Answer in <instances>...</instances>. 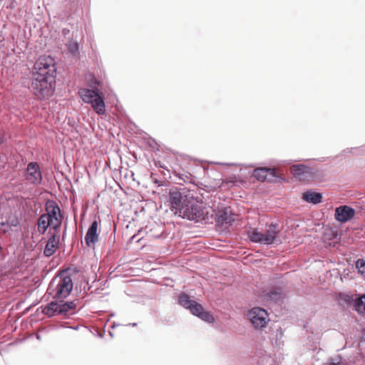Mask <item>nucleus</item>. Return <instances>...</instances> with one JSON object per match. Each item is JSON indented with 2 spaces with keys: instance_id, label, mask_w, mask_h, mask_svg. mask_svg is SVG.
<instances>
[{
  "instance_id": "f257e3e1",
  "label": "nucleus",
  "mask_w": 365,
  "mask_h": 365,
  "mask_svg": "<svg viewBox=\"0 0 365 365\" xmlns=\"http://www.w3.org/2000/svg\"><path fill=\"white\" fill-rule=\"evenodd\" d=\"M170 202L171 210L180 217L196 221L204 219L205 211L202 203L192 195L173 191L170 192Z\"/></svg>"
},
{
  "instance_id": "f03ea898",
  "label": "nucleus",
  "mask_w": 365,
  "mask_h": 365,
  "mask_svg": "<svg viewBox=\"0 0 365 365\" xmlns=\"http://www.w3.org/2000/svg\"><path fill=\"white\" fill-rule=\"evenodd\" d=\"M267 232L265 234H259L258 227L252 226V243L257 242L260 245H274L282 243L281 235L277 224L266 223Z\"/></svg>"
},
{
  "instance_id": "7ed1b4c3",
  "label": "nucleus",
  "mask_w": 365,
  "mask_h": 365,
  "mask_svg": "<svg viewBox=\"0 0 365 365\" xmlns=\"http://www.w3.org/2000/svg\"><path fill=\"white\" fill-rule=\"evenodd\" d=\"M55 60L50 56L38 58L34 66L32 78L54 80L56 73Z\"/></svg>"
},
{
  "instance_id": "20e7f679",
  "label": "nucleus",
  "mask_w": 365,
  "mask_h": 365,
  "mask_svg": "<svg viewBox=\"0 0 365 365\" xmlns=\"http://www.w3.org/2000/svg\"><path fill=\"white\" fill-rule=\"evenodd\" d=\"M264 299L268 302L282 304L287 299L286 284L282 279L269 284L264 292Z\"/></svg>"
},
{
  "instance_id": "39448f33",
  "label": "nucleus",
  "mask_w": 365,
  "mask_h": 365,
  "mask_svg": "<svg viewBox=\"0 0 365 365\" xmlns=\"http://www.w3.org/2000/svg\"><path fill=\"white\" fill-rule=\"evenodd\" d=\"M179 303L185 309H189L192 314L201 319L210 323L214 322V317L209 312L205 311L200 304L190 299L188 294L185 293L181 294L179 296Z\"/></svg>"
},
{
  "instance_id": "423d86ee",
  "label": "nucleus",
  "mask_w": 365,
  "mask_h": 365,
  "mask_svg": "<svg viewBox=\"0 0 365 365\" xmlns=\"http://www.w3.org/2000/svg\"><path fill=\"white\" fill-rule=\"evenodd\" d=\"M54 80L32 78L31 89L38 99H46L53 95Z\"/></svg>"
},
{
  "instance_id": "0eeeda50",
  "label": "nucleus",
  "mask_w": 365,
  "mask_h": 365,
  "mask_svg": "<svg viewBox=\"0 0 365 365\" xmlns=\"http://www.w3.org/2000/svg\"><path fill=\"white\" fill-rule=\"evenodd\" d=\"M55 282L56 284L54 289V298L56 299L66 298L72 291L73 285L68 272L66 271L61 272L53 281L51 285L53 286Z\"/></svg>"
},
{
  "instance_id": "6e6552de",
  "label": "nucleus",
  "mask_w": 365,
  "mask_h": 365,
  "mask_svg": "<svg viewBox=\"0 0 365 365\" xmlns=\"http://www.w3.org/2000/svg\"><path fill=\"white\" fill-rule=\"evenodd\" d=\"M255 166L252 163V168ZM265 181L272 184L287 182L286 178L280 176L274 168H252V179Z\"/></svg>"
},
{
  "instance_id": "1a4fd4ad",
  "label": "nucleus",
  "mask_w": 365,
  "mask_h": 365,
  "mask_svg": "<svg viewBox=\"0 0 365 365\" xmlns=\"http://www.w3.org/2000/svg\"><path fill=\"white\" fill-rule=\"evenodd\" d=\"M268 310L261 307H252V331L264 330L270 322Z\"/></svg>"
},
{
  "instance_id": "9d476101",
  "label": "nucleus",
  "mask_w": 365,
  "mask_h": 365,
  "mask_svg": "<svg viewBox=\"0 0 365 365\" xmlns=\"http://www.w3.org/2000/svg\"><path fill=\"white\" fill-rule=\"evenodd\" d=\"M46 212L44 215L52 222V228L58 232L63 220L59 206L53 201H48L46 204Z\"/></svg>"
},
{
  "instance_id": "9b49d317",
  "label": "nucleus",
  "mask_w": 365,
  "mask_h": 365,
  "mask_svg": "<svg viewBox=\"0 0 365 365\" xmlns=\"http://www.w3.org/2000/svg\"><path fill=\"white\" fill-rule=\"evenodd\" d=\"M322 174V172L317 168H314L308 165H294V175L299 180H317L321 177Z\"/></svg>"
},
{
  "instance_id": "f8f14e48",
  "label": "nucleus",
  "mask_w": 365,
  "mask_h": 365,
  "mask_svg": "<svg viewBox=\"0 0 365 365\" xmlns=\"http://www.w3.org/2000/svg\"><path fill=\"white\" fill-rule=\"evenodd\" d=\"M355 213L354 208L351 205H340L334 211V219L341 224H345L354 217Z\"/></svg>"
},
{
  "instance_id": "ddd939ff",
  "label": "nucleus",
  "mask_w": 365,
  "mask_h": 365,
  "mask_svg": "<svg viewBox=\"0 0 365 365\" xmlns=\"http://www.w3.org/2000/svg\"><path fill=\"white\" fill-rule=\"evenodd\" d=\"M26 180L31 184L39 185L42 181V174L38 164L36 162L29 163L27 165Z\"/></svg>"
},
{
  "instance_id": "4468645a",
  "label": "nucleus",
  "mask_w": 365,
  "mask_h": 365,
  "mask_svg": "<svg viewBox=\"0 0 365 365\" xmlns=\"http://www.w3.org/2000/svg\"><path fill=\"white\" fill-rule=\"evenodd\" d=\"M98 225L97 221H93L86 232L85 242L88 247L93 246L98 240Z\"/></svg>"
},
{
  "instance_id": "2eb2a0df",
  "label": "nucleus",
  "mask_w": 365,
  "mask_h": 365,
  "mask_svg": "<svg viewBox=\"0 0 365 365\" xmlns=\"http://www.w3.org/2000/svg\"><path fill=\"white\" fill-rule=\"evenodd\" d=\"M60 236L57 233L53 234L48 240L43 254L46 257L53 255L57 250L59 244Z\"/></svg>"
},
{
  "instance_id": "dca6fc26",
  "label": "nucleus",
  "mask_w": 365,
  "mask_h": 365,
  "mask_svg": "<svg viewBox=\"0 0 365 365\" xmlns=\"http://www.w3.org/2000/svg\"><path fill=\"white\" fill-rule=\"evenodd\" d=\"M356 298L349 292L344 293L338 299V304L340 309L346 310L350 308H355Z\"/></svg>"
},
{
  "instance_id": "f3484780",
  "label": "nucleus",
  "mask_w": 365,
  "mask_h": 365,
  "mask_svg": "<svg viewBox=\"0 0 365 365\" xmlns=\"http://www.w3.org/2000/svg\"><path fill=\"white\" fill-rule=\"evenodd\" d=\"M303 199L308 203L317 205L322 202L323 195L314 190H307L304 192Z\"/></svg>"
},
{
  "instance_id": "a211bd4d",
  "label": "nucleus",
  "mask_w": 365,
  "mask_h": 365,
  "mask_svg": "<svg viewBox=\"0 0 365 365\" xmlns=\"http://www.w3.org/2000/svg\"><path fill=\"white\" fill-rule=\"evenodd\" d=\"M271 357L264 350H260L259 353L252 356V365H271Z\"/></svg>"
},
{
  "instance_id": "6ab92c4d",
  "label": "nucleus",
  "mask_w": 365,
  "mask_h": 365,
  "mask_svg": "<svg viewBox=\"0 0 365 365\" xmlns=\"http://www.w3.org/2000/svg\"><path fill=\"white\" fill-rule=\"evenodd\" d=\"M90 104L98 115H103L106 113V106L103 101V94L102 92L98 93V95L94 98L93 102L90 103Z\"/></svg>"
},
{
  "instance_id": "aec40b11",
  "label": "nucleus",
  "mask_w": 365,
  "mask_h": 365,
  "mask_svg": "<svg viewBox=\"0 0 365 365\" xmlns=\"http://www.w3.org/2000/svg\"><path fill=\"white\" fill-rule=\"evenodd\" d=\"M101 92V91L99 89L91 90L88 88H82L79 90V95L85 103H90L91 102H93L94 98Z\"/></svg>"
},
{
  "instance_id": "412c9836",
  "label": "nucleus",
  "mask_w": 365,
  "mask_h": 365,
  "mask_svg": "<svg viewBox=\"0 0 365 365\" xmlns=\"http://www.w3.org/2000/svg\"><path fill=\"white\" fill-rule=\"evenodd\" d=\"M49 226L52 227V222L48 218L47 215H41L37 221L38 232L43 235Z\"/></svg>"
},
{
  "instance_id": "4be33fe9",
  "label": "nucleus",
  "mask_w": 365,
  "mask_h": 365,
  "mask_svg": "<svg viewBox=\"0 0 365 365\" xmlns=\"http://www.w3.org/2000/svg\"><path fill=\"white\" fill-rule=\"evenodd\" d=\"M59 309L58 313L60 314H72L76 307V304L74 302H59Z\"/></svg>"
},
{
  "instance_id": "5701e85b",
  "label": "nucleus",
  "mask_w": 365,
  "mask_h": 365,
  "mask_svg": "<svg viewBox=\"0 0 365 365\" xmlns=\"http://www.w3.org/2000/svg\"><path fill=\"white\" fill-rule=\"evenodd\" d=\"M59 308V302H51L43 307L42 312L48 317H53L60 314L58 313Z\"/></svg>"
},
{
  "instance_id": "b1692460",
  "label": "nucleus",
  "mask_w": 365,
  "mask_h": 365,
  "mask_svg": "<svg viewBox=\"0 0 365 365\" xmlns=\"http://www.w3.org/2000/svg\"><path fill=\"white\" fill-rule=\"evenodd\" d=\"M233 215L227 210H220L217 214V222L222 225H228L234 221Z\"/></svg>"
},
{
  "instance_id": "393cba45",
  "label": "nucleus",
  "mask_w": 365,
  "mask_h": 365,
  "mask_svg": "<svg viewBox=\"0 0 365 365\" xmlns=\"http://www.w3.org/2000/svg\"><path fill=\"white\" fill-rule=\"evenodd\" d=\"M351 154L354 155H361L365 154V145L354 148H348L342 150L340 155Z\"/></svg>"
},
{
  "instance_id": "a878e982",
  "label": "nucleus",
  "mask_w": 365,
  "mask_h": 365,
  "mask_svg": "<svg viewBox=\"0 0 365 365\" xmlns=\"http://www.w3.org/2000/svg\"><path fill=\"white\" fill-rule=\"evenodd\" d=\"M354 310L359 314L365 313V293L356 298Z\"/></svg>"
},
{
  "instance_id": "bb28decb",
  "label": "nucleus",
  "mask_w": 365,
  "mask_h": 365,
  "mask_svg": "<svg viewBox=\"0 0 365 365\" xmlns=\"http://www.w3.org/2000/svg\"><path fill=\"white\" fill-rule=\"evenodd\" d=\"M353 268L356 269L365 279V259L364 258H359L354 261Z\"/></svg>"
},
{
  "instance_id": "cd10ccee",
  "label": "nucleus",
  "mask_w": 365,
  "mask_h": 365,
  "mask_svg": "<svg viewBox=\"0 0 365 365\" xmlns=\"http://www.w3.org/2000/svg\"><path fill=\"white\" fill-rule=\"evenodd\" d=\"M67 48L71 54L76 55L78 52L79 46L76 41H70L67 43Z\"/></svg>"
},
{
  "instance_id": "c85d7f7f",
  "label": "nucleus",
  "mask_w": 365,
  "mask_h": 365,
  "mask_svg": "<svg viewBox=\"0 0 365 365\" xmlns=\"http://www.w3.org/2000/svg\"><path fill=\"white\" fill-rule=\"evenodd\" d=\"M325 365H339V361L336 359L329 358Z\"/></svg>"
},
{
  "instance_id": "c756f323",
  "label": "nucleus",
  "mask_w": 365,
  "mask_h": 365,
  "mask_svg": "<svg viewBox=\"0 0 365 365\" xmlns=\"http://www.w3.org/2000/svg\"><path fill=\"white\" fill-rule=\"evenodd\" d=\"M360 339H361V343H365V331L361 333V334L360 336Z\"/></svg>"
},
{
  "instance_id": "7c9ffc66",
  "label": "nucleus",
  "mask_w": 365,
  "mask_h": 365,
  "mask_svg": "<svg viewBox=\"0 0 365 365\" xmlns=\"http://www.w3.org/2000/svg\"><path fill=\"white\" fill-rule=\"evenodd\" d=\"M155 165L160 168H165L164 165H163L160 161L155 162Z\"/></svg>"
},
{
  "instance_id": "2f4dec72",
  "label": "nucleus",
  "mask_w": 365,
  "mask_h": 365,
  "mask_svg": "<svg viewBox=\"0 0 365 365\" xmlns=\"http://www.w3.org/2000/svg\"><path fill=\"white\" fill-rule=\"evenodd\" d=\"M3 141V138H2V135L0 133V143H1Z\"/></svg>"
}]
</instances>
